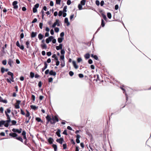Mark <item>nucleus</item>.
I'll list each match as a JSON object with an SVG mask.
<instances>
[{
	"label": "nucleus",
	"mask_w": 151,
	"mask_h": 151,
	"mask_svg": "<svg viewBox=\"0 0 151 151\" xmlns=\"http://www.w3.org/2000/svg\"><path fill=\"white\" fill-rule=\"evenodd\" d=\"M45 118L47 120L46 122L47 124H48L49 122H50L51 124H54L56 122L59 121V119L56 115L52 116V117H51L49 115H47Z\"/></svg>",
	"instance_id": "1"
},
{
	"label": "nucleus",
	"mask_w": 151,
	"mask_h": 151,
	"mask_svg": "<svg viewBox=\"0 0 151 151\" xmlns=\"http://www.w3.org/2000/svg\"><path fill=\"white\" fill-rule=\"evenodd\" d=\"M54 37L53 36H50L48 38H47L46 40V42L47 44H48L49 42L51 41L52 40L53 38Z\"/></svg>",
	"instance_id": "2"
},
{
	"label": "nucleus",
	"mask_w": 151,
	"mask_h": 151,
	"mask_svg": "<svg viewBox=\"0 0 151 151\" xmlns=\"http://www.w3.org/2000/svg\"><path fill=\"white\" fill-rule=\"evenodd\" d=\"M12 130L14 132H15V133L17 132L19 134H20L22 132V129L21 128H20L19 129L13 128Z\"/></svg>",
	"instance_id": "3"
},
{
	"label": "nucleus",
	"mask_w": 151,
	"mask_h": 151,
	"mask_svg": "<svg viewBox=\"0 0 151 151\" xmlns=\"http://www.w3.org/2000/svg\"><path fill=\"white\" fill-rule=\"evenodd\" d=\"M18 2L16 1H14L12 3L13 6V8L15 9H17L18 8V6L17 5Z\"/></svg>",
	"instance_id": "4"
},
{
	"label": "nucleus",
	"mask_w": 151,
	"mask_h": 151,
	"mask_svg": "<svg viewBox=\"0 0 151 151\" xmlns=\"http://www.w3.org/2000/svg\"><path fill=\"white\" fill-rule=\"evenodd\" d=\"M56 141L60 144H62L63 141H64V139L63 138L61 137L59 139H57Z\"/></svg>",
	"instance_id": "5"
},
{
	"label": "nucleus",
	"mask_w": 151,
	"mask_h": 151,
	"mask_svg": "<svg viewBox=\"0 0 151 151\" xmlns=\"http://www.w3.org/2000/svg\"><path fill=\"white\" fill-rule=\"evenodd\" d=\"M13 76H12L11 77V78H10V80L8 78H7L6 79V81L8 83H11V81H12V82H14V78Z\"/></svg>",
	"instance_id": "6"
},
{
	"label": "nucleus",
	"mask_w": 151,
	"mask_h": 151,
	"mask_svg": "<svg viewBox=\"0 0 151 151\" xmlns=\"http://www.w3.org/2000/svg\"><path fill=\"white\" fill-rule=\"evenodd\" d=\"M9 135L11 137H13L16 138L17 136L18 135L17 133H16L15 132H14L10 133L9 134Z\"/></svg>",
	"instance_id": "7"
},
{
	"label": "nucleus",
	"mask_w": 151,
	"mask_h": 151,
	"mask_svg": "<svg viewBox=\"0 0 151 151\" xmlns=\"http://www.w3.org/2000/svg\"><path fill=\"white\" fill-rule=\"evenodd\" d=\"M63 48V44H60L59 46H56V49L57 50H59L62 49Z\"/></svg>",
	"instance_id": "8"
},
{
	"label": "nucleus",
	"mask_w": 151,
	"mask_h": 151,
	"mask_svg": "<svg viewBox=\"0 0 151 151\" xmlns=\"http://www.w3.org/2000/svg\"><path fill=\"white\" fill-rule=\"evenodd\" d=\"M81 137V136L80 135L78 134H77L76 136V142L77 143H80V140H79V138Z\"/></svg>",
	"instance_id": "9"
},
{
	"label": "nucleus",
	"mask_w": 151,
	"mask_h": 151,
	"mask_svg": "<svg viewBox=\"0 0 151 151\" xmlns=\"http://www.w3.org/2000/svg\"><path fill=\"white\" fill-rule=\"evenodd\" d=\"M44 64L45 66L44 67L42 68V72H43L47 68L48 65L47 63L45 61L44 62Z\"/></svg>",
	"instance_id": "10"
},
{
	"label": "nucleus",
	"mask_w": 151,
	"mask_h": 151,
	"mask_svg": "<svg viewBox=\"0 0 151 151\" xmlns=\"http://www.w3.org/2000/svg\"><path fill=\"white\" fill-rule=\"evenodd\" d=\"M37 35V32H32L31 34V37L32 38L35 37Z\"/></svg>",
	"instance_id": "11"
},
{
	"label": "nucleus",
	"mask_w": 151,
	"mask_h": 151,
	"mask_svg": "<svg viewBox=\"0 0 151 151\" xmlns=\"http://www.w3.org/2000/svg\"><path fill=\"white\" fill-rule=\"evenodd\" d=\"M49 74L51 76H55L56 74V73L55 72L53 71L52 70H51L50 71Z\"/></svg>",
	"instance_id": "12"
},
{
	"label": "nucleus",
	"mask_w": 151,
	"mask_h": 151,
	"mask_svg": "<svg viewBox=\"0 0 151 151\" xmlns=\"http://www.w3.org/2000/svg\"><path fill=\"white\" fill-rule=\"evenodd\" d=\"M72 64L73 65L74 68L75 69H77L78 68V66L76 64V61H75L74 60H73L72 61Z\"/></svg>",
	"instance_id": "13"
},
{
	"label": "nucleus",
	"mask_w": 151,
	"mask_h": 151,
	"mask_svg": "<svg viewBox=\"0 0 151 151\" xmlns=\"http://www.w3.org/2000/svg\"><path fill=\"white\" fill-rule=\"evenodd\" d=\"M5 114L7 117V120H6V121H5L6 122H11V119H10V116H9V114H7L6 112H5Z\"/></svg>",
	"instance_id": "14"
},
{
	"label": "nucleus",
	"mask_w": 151,
	"mask_h": 151,
	"mask_svg": "<svg viewBox=\"0 0 151 151\" xmlns=\"http://www.w3.org/2000/svg\"><path fill=\"white\" fill-rule=\"evenodd\" d=\"M64 23L67 24V26H68L70 25V22H68V19L67 17H66L64 19Z\"/></svg>",
	"instance_id": "15"
},
{
	"label": "nucleus",
	"mask_w": 151,
	"mask_h": 151,
	"mask_svg": "<svg viewBox=\"0 0 151 151\" xmlns=\"http://www.w3.org/2000/svg\"><path fill=\"white\" fill-rule=\"evenodd\" d=\"M59 22V20L58 19H57L55 20V22L52 25V28L55 27L56 25L57 24V22Z\"/></svg>",
	"instance_id": "16"
},
{
	"label": "nucleus",
	"mask_w": 151,
	"mask_h": 151,
	"mask_svg": "<svg viewBox=\"0 0 151 151\" xmlns=\"http://www.w3.org/2000/svg\"><path fill=\"white\" fill-rule=\"evenodd\" d=\"M48 142L50 144H52L54 140L52 138L50 137L47 140Z\"/></svg>",
	"instance_id": "17"
},
{
	"label": "nucleus",
	"mask_w": 151,
	"mask_h": 151,
	"mask_svg": "<svg viewBox=\"0 0 151 151\" xmlns=\"http://www.w3.org/2000/svg\"><path fill=\"white\" fill-rule=\"evenodd\" d=\"M91 57L94 58L96 60H99V58L98 56L96 55H94L93 54H92L91 55Z\"/></svg>",
	"instance_id": "18"
},
{
	"label": "nucleus",
	"mask_w": 151,
	"mask_h": 151,
	"mask_svg": "<svg viewBox=\"0 0 151 151\" xmlns=\"http://www.w3.org/2000/svg\"><path fill=\"white\" fill-rule=\"evenodd\" d=\"M60 130L59 129H58L57 132L56 133V135L59 137H61V135L60 134Z\"/></svg>",
	"instance_id": "19"
},
{
	"label": "nucleus",
	"mask_w": 151,
	"mask_h": 151,
	"mask_svg": "<svg viewBox=\"0 0 151 151\" xmlns=\"http://www.w3.org/2000/svg\"><path fill=\"white\" fill-rule=\"evenodd\" d=\"M30 106L32 109L34 110H35L38 108V106H36L33 105H31Z\"/></svg>",
	"instance_id": "20"
},
{
	"label": "nucleus",
	"mask_w": 151,
	"mask_h": 151,
	"mask_svg": "<svg viewBox=\"0 0 151 151\" xmlns=\"http://www.w3.org/2000/svg\"><path fill=\"white\" fill-rule=\"evenodd\" d=\"M84 57L86 59H88L90 57V54L89 53H87L84 55Z\"/></svg>",
	"instance_id": "21"
},
{
	"label": "nucleus",
	"mask_w": 151,
	"mask_h": 151,
	"mask_svg": "<svg viewBox=\"0 0 151 151\" xmlns=\"http://www.w3.org/2000/svg\"><path fill=\"white\" fill-rule=\"evenodd\" d=\"M44 37V35L41 33L39 34L38 35V37L40 40H42Z\"/></svg>",
	"instance_id": "22"
},
{
	"label": "nucleus",
	"mask_w": 151,
	"mask_h": 151,
	"mask_svg": "<svg viewBox=\"0 0 151 151\" xmlns=\"http://www.w3.org/2000/svg\"><path fill=\"white\" fill-rule=\"evenodd\" d=\"M16 139L21 142H23V139L21 137H17L16 138Z\"/></svg>",
	"instance_id": "23"
},
{
	"label": "nucleus",
	"mask_w": 151,
	"mask_h": 151,
	"mask_svg": "<svg viewBox=\"0 0 151 151\" xmlns=\"http://www.w3.org/2000/svg\"><path fill=\"white\" fill-rule=\"evenodd\" d=\"M64 39V38L59 37L58 39V41L59 43H61Z\"/></svg>",
	"instance_id": "24"
},
{
	"label": "nucleus",
	"mask_w": 151,
	"mask_h": 151,
	"mask_svg": "<svg viewBox=\"0 0 151 151\" xmlns=\"http://www.w3.org/2000/svg\"><path fill=\"white\" fill-rule=\"evenodd\" d=\"M6 121L4 120H0V127H2V125H4Z\"/></svg>",
	"instance_id": "25"
},
{
	"label": "nucleus",
	"mask_w": 151,
	"mask_h": 151,
	"mask_svg": "<svg viewBox=\"0 0 151 151\" xmlns=\"http://www.w3.org/2000/svg\"><path fill=\"white\" fill-rule=\"evenodd\" d=\"M52 147L54 148V151H57V145L53 144L52 145Z\"/></svg>",
	"instance_id": "26"
},
{
	"label": "nucleus",
	"mask_w": 151,
	"mask_h": 151,
	"mask_svg": "<svg viewBox=\"0 0 151 151\" xmlns=\"http://www.w3.org/2000/svg\"><path fill=\"white\" fill-rule=\"evenodd\" d=\"M41 46L42 49H46L47 48V45L45 44L41 45Z\"/></svg>",
	"instance_id": "27"
},
{
	"label": "nucleus",
	"mask_w": 151,
	"mask_h": 151,
	"mask_svg": "<svg viewBox=\"0 0 151 151\" xmlns=\"http://www.w3.org/2000/svg\"><path fill=\"white\" fill-rule=\"evenodd\" d=\"M35 76V74L32 72H31L30 73V77L31 78H32Z\"/></svg>",
	"instance_id": "28"
},
{
	"label": "nucleus",
	"mask_w": 151,
	"mask_h": 151,
	"mask_svg": "<svg viewBox=\"0 0 151 151\" xmlns=\"http://www.w3.org/2000/svg\"><path fill=\"white\" fill-rule=\"evenodd\" d=\"M86 2V0H81L80 4H81L83 6H84Z\"/></svg>",
	"instance_id": "29"
},
{
	"label": "nucleus",
	"mask_w": 151,
	"mask_h": 151,
	"mask_svg": "<svg viewBox=\"0 0 151 151\" xmlns=\"http://www.w3.org/2000/svg\"><path fill=\"white\" fill-rule=\"evenodd\" d=\"M36 120L38 122H43V121H42L40 118L38 117H37L35 118Z\"/></svg>",
	"instance_id": "30"
},
{
	"label": "nucleus",
	"mask_w": 151,
	"mask_h": 151,
	"mask_svg": "<svg viewBox=\"0 0 151 151\" xmlns=\"http://www.w3.org/2000/svg\"><path fill=\"white\" fill-rule=\"evenodd\" d=\"M10 122H6L4 123V125L5 127H7L9 126V123Z\"/></svg>",
	"instance_id": "31"
},
{
	"label": "nucleus",
	"mask_w": 151,
	"mask_h": 151,
	"mask_svg": "<svg viewBox=\"0 0 151 151\" xmlns=\"http://www.w3.org/2000/svg\"><path fill=\"white\" fill-rule=\"evenodd\" d=\"M105 23L104 20L103 19H102L101 26L102 27H104L105 26Z\"/></svg>",
	"instance_id": "32"
},
{
	"label": "nucleus",
	"mask_w": 151,
	"mask_h": 151,
	"mask_svg": "<svg viewBox=\"0 0 151 151\" xmlns=\"http://www.w3.org/2000/svg\"><path fill=\"white\" fill-rule=\"evenodd\" d=\"M61 65L62 67L65 66V64L64 60H63L62 61H61Z\"/></svg>",
	"instance_id": "33"
},
{
	"label": "nucleus",
	"mask_w": 151,
	"mask_h": 151,
	"mask_svg": "<svg viewBox=\"0 0 151 151\" xmlns=\"http://www.w3.org/2000/svg\"><path fill=\"white\" fill-rule=\"evenodd\" d=\"M29 41H27L26 42V46H27V47L28 48H29L30 47L29 45Z\"/></svg>",
	"instance_id": "34"
},
{
	"label": "nucleus",
	"mask_w": 151,
	"mask_h": 151,
	"mask_svg": "<svg viewBox=\"0 0 151 151\" xmlns=\"http://www.w3.org/2000/svg\"><path fill=\"white\" fill-rule=\"evenodd\" d=\"M107 16L109 19H111V14L110 12H108L107 13Z\"/></svg>",
	"instance_id": "35"
},
{
	"label": "nucleus",
	"mask_w": 151,
	"mask_h": 151,
	"mask_svg": "<svg viewBox=\"0 0 151 151\" xmlns=\"http://www.w3.org/2000/svg\"><path fill=\"white\" fill-rule=\"evenodd\" d=\"M13 63V61L12 60H11V59H9V60L8 61V64L9 65L10 67H12V63Z\"/></svg>",
	"instance_id": "36"
},
{
	"label": "nucleus",
	"mask_w": 151,
	"mask_h": 151,
	"mask_svg": "<svg viewBox=\"0 0 151 151\" xmlns=\"http://www.w3.org/2000/svg\"><path fill=\"white\" fill-rule=\"evenodd\" d=\"M82 5L80 4H78V8L79 10H81L82 9Z\"/></svg>",
	"instance_id": "37"
},
{
	"label": "nucleus",
	"mask_w": 151,
	"mask_h": 151,
	"mask_svg": "<svg viewBox=\"0 0 151 151\" xmlns=\"http://www.w3.org/2000/svg\"><path fill=\"white\" fill-rule=\"evenodd\" d=\"M11 111V110L9 108H8L6 109V111H5V113L6 112L7 114L10 113Z\"/></svg>",
	"instance_id": "38"
},
{
	"label": "nucleus",
	"mask_w": 151,
	"mask_h": 151,
	"mask_svg": "<svg viewBox=\"0 0 151 151\" xmlns=\"http://www.w3.org/2000/svg\"><path fill=\"white\" fill-rule=\"evenodd\" d=\"M26 111L27 112V113L25 115L26 116V117H29L30 116V113L27 110H26Z\"/></svg>",
	"instance_id": "39"
},
{
	"label": "nucleus",
	"mask_w": 151,
	"mask_h": 151,
	"mask_svg": "<svg viewBox=\"0 0 151 151\" xmlns=\"http://www.w3.org/2000/svg\"><path fill=\"white\" fill-rule=\"evenodd\" d=\"M67 6H64L63 8V12H67Z\"/></svg>",
	"instance_id": "40"
},
{
	"label": "nucleus",
	"mask_w": 151,
	"mask_h": 151,
	"mask_svg": "<svg viewBox=\"0 0 151 151\" xmlns=\"http://www.w3.org/2000/svg\"><path fill=\"white\" fill-rule=\"evenodd\" d=\"M54 31L56 32H58L59 31V28L58 27H55Z\"/></svg>",
	"instance_id": "41"
},
{
	"label": "nucleus",
	"mask_w": 151,
	"mask_h": 151,
	"mask_svg": "<svg viewBox=\"0 0 151 151\" xmlns=\"http://www.w3.org/2000/svg\"><path fill=\"white\" fill-rule=\"evenodd\" d=\"M60 53L61 55H64L65 52L64 49H61Z\"/></svg>",
	"instance_id": "42"
},
{
	"label": "nucleus",
	"mask_w": 151,
	"mask_h": 151,
	"mask_svg": "<svg viewBox=\"0 0 151 151\" xmlns=\"http://www.w3.org/2000/svg\"><path fill=\"white\" fill-rule=\"evenodd\" d=\"M64 55H61L60 57V60H64Z\"/></svg>",
	"instance_id": "43"
},
{
	"label": "nucleus",
	"mask_w": 151,
	"mask_h": 151,
	"mask_svg": "<svg viewBox=\"0 0 151 151\" xmlns=\"http://www.w3.org/2000/svg\"><path fill=\"white\" fill-rule=\"evenodd\" d=\"M11 122L13 125H15L16 124L17 121L15 120H13L11 121Z\"/></svg>",
	"instance_id": "44"
},
{
	"label": "nucleus",
	"mask_w": 151,
	"mask_h": 151,
	"mask_svg": "<svg viewBox=\"0 0 151 151\" xmlns=\"http://www.w3.org/2000/svg\"><path fill=\"white\" fill-rule=\"evenodd\" d=\"M102 16L104 19L105 20H106L107 19L106 15L104 14H102Z\"/></svg>",
	"instance_id": "45"
},
{
	"label": "nucleus",
	"mask_w": 151,
	"mask_h": 151,
	"mask_svg": "<svg viewBox=\"0 0 151 151\" xmlns=\"http://www.w3.org/2000/svg\"><path fill=\"white\" fill-rule=\"evenodd\" d=\"M7 74L8 75L10 76L11 77L12 76H14L13 73L10 71H8L7 73Z\"/></svg>",
	"instance_id": "46"
},
{
	"label": "nucleus",
	"mask_w": 151,
	"mask_h": 151,
	"mask_svg": "<svg viewBox=\"0 0 151 151\" xmlns=\"http://www.w3.org/2000/svg\"><path fill=\"white\" fill-rule=\"evenodd\" d=\"M63 13V12L61 10L59 11L58 12V16L59 17L61 16L62 15Z\"/></svg>",
	"instance_id": "47"
},
{
	"label": "nucleus",
	"mask_w": 151,
	"mask_h": 151,
	"mask_svg": "<svg viewBox=\"0 0 151 151\" xmlns=\"http://www.w3.org/2000/svg\"><path fill=\"white\" fill-rule=\"evenodd\" d=\"M41 12L42 13V19H43L44 18V17L45 15L44 12L43 10H41Z\"/></svg>",
	"instance_id": "48"
},
{
	"label": "nucleus",
	"mask_w": 151,
	"mask_h": 151,
	"mask_svg": "<svg viewBox=\"0 0 151 151\" xmlns=\"http://www.w3.org/2000/svg\"><path fill=\"white\" fill-rule=\"evenodd\" d=\"M95 3H96V4L97 6H99L100 4V1L99 0H96V1H95Z\"/></svg>",
	"instance_id": "49"
},
{
	"label": "nucleus",
	"mask_w": 151,
	"mask_h": 151,
	"mask_svg": "<svg viewBox=\"0 0 151 151\" xmlns=\"http://www.w3.org/2000/svg\"><path fill=\"white\" fill-rule=\"evenodd\" d=\"M96 79H95L94 80V81H95L96 82L97 81H98L99 80V75H96Z\"/></svg>",
	"instance_id": "50"
},
{
	"label": "nucleus",
	"mask_w": 151,
	"mask_h": 151,
	"mask_svg": "<svg viewBox=\"0 0 151 151\" xmlns=\"http://www.w3.org/2000/svg\"><path fill=\"white\" fill-rule=\"evenodd\" d=\"M69 74L70 76H72L74 75V73L72 71H70L69 72Z\"/></svg>",
	"instance_id": "51"
},
{
	"label": "nucleus",
	"mask_w": 151,
	"mask_h": 151,
	"mask_svg": "<svg viewBox=\"0 0 151 151\" xmlns=\"http://www.w3.org/2000/svg\"><path fill=\"white\" fill-rule=\"evenodd\" d=\"M39 4L38 3H37L34 5L33 7H34V8H36L37 9V8L39 7Z\"/></svg>",
	"instance_id": "52"
},
{
	"label": "nucleus",
	"mask_w": 151,
	"mask_h": 151,
	"mask_svg": "<svg viewBox=\"0 0 151 151\" xmlns=\"http://www.w3.org/2000/svg\"><path fill=\"white\" fill-rule=\"evenodd\" d=\"M64 35H65V34H64V32H61L60 35V37L64 38L63 37Z\"/></svg>",
	"instance_id": "53"
},
{
	"label": "nucleus",
	"mask_w": 151,
	"mask_h": 151,
	"mask_svg": "<svg viewBox=\"0 0 151 151\" xmlns=\"http://www.w3.org/2000/svg\"><path fill=\"white\" fill-rule=\"evenodd\" d=\"M0 102H3L4 103L6 104L7 103V100L6 99L4 100L3 99H1V101H0Z\"/></svg>",
	"instance_id": "54"
},
{
	"label": "nucleus",
	"mask_w": 151,
	"mask_h": 151,
	"mask_svg": "<svg viewBox=\"0 0 151 151\" xmlns=\"http://www.w3.org/2000/svg\"><path fill=\"white\" fill-rule=\"evenodd\" d=\"M82 61V59L81 58H78L77 59V61L78 63H80Z\"/></svg>",
	"instance_id": "55"
},
{
	"label": "nucleus",
	"mask_w": 151,
	"mask_h": 151,
	"mask_svg": "<svg viewBox=\"0 0 151 151\" xmlns=\"http://www.w3.org/2000/svg\"><path fill=\"white\" fill-rule=\"evenodd\" d=\"M48 81L49 83L52 82L53 81L52 78V77L49 78L48 79Z\"/></svg>",
	"instance_id": "56"
},
{
	"label": "nucleus",
	"mask_w": 151,
	"mask_h": 151,
	"mask_svg": "<svg viewBox=\"0 0 151 151\" xmlns=\"http://www.w3.org/2000/svg\"><path fill=\"white\" fill-rule=\"evenodd\" d=\"M31 98L32 100L34 101L35 100V95L32 94V95Z\"/></svg>",
	"instance_id": "57"
},
{
	"label": "nucleus",
	"mask_w": 151,
	"mask_h": 151,
	"mask_svg": "<svg viewBox=\"0 0 151 151\" xmlns=\"http://www.w3.org/2000/svg\"><path fill=\"white\" fill-rule=\"evenodd\" d=\"M61 0H56V3L57 4H60Z\"/></svg>",
	"instance_id": "58"
},
{
	"label": "nucleus",
	"mask_w": 151,
	"mask_h": 151,
	"mask_svg": "<svg viewBox=\"0 0 151 151\" xmlns=\"http://www.w3.org/2000/svg\"><path fill=\"white\" fill-rule=\"evenodd\" d=\"M2 63L4 65H6L7 63L6 60H3L2 61Z\"/></svg>",
	"instance_id": "59"
},
{
	"label": "nucleus",
	"mask_w": 151,
	"mask_h": 151,
	"mask_svg": "<svg viewBox=\"0 0 151 151\" xmlns=\"http://www.w3.org/2000/svg\"><path fill=\"white\" fill-rule=\"evenodd\" d=\"M33 12L34 13H35L37 12V9L36 8H34L33 7L32 9Z\"/></svg>",
	"instance_id": "60"
},
{
	"label": "nucleus",
	"mask_w": 151,
	"mask_h": 151,
	"mask_svg": "<svg viewBox=\"0 0 151 151\" xmlns=\"http://www.w3.org/2000/svg\"><path fill=\"white\" fill-rule=\"evenodd\" d=\"M15 107L16 109H18L20 108L19 105L17 104H15Z\"/></svg>",
	"instance_id": "61"
},
{
	"label": "nucleus",
	"mask_w": 151,
	"mask_h": 151,
	"mask_svg": "<svg viewBox=\"0 0 151 151\" xmlns=\"http://www.w3.org/2000/svg\"><path fill=\"white\" fill-rule=\"evenodd\" d=\"M63 149H65L67 148V145L66 143L63 144Z\"/></svg>",
	"instance_id": "62"
},
{
	"label": "nucleus",
	"mask_w": 151,
	"mask_h": 151,
	"mask_svg": "<svg viewBox=\"0 0 151 151\" xmlns=\"http://www.w3.org/2000/svg\"><path fill=\"white\" fill-rule=\"evenodd\" d=\"M46 54L48 56H50L51 55L52 53L51 52L49 51L47 52L46 53Z\"/></svg>",
	"instance_id": "63"
},
{
	"label": "nucleus",
	"mask_w": 151,
	"mask_h": 151,
	"mask_svg": "<svg viewBox=\"0 0 151 151\" xmlns=\"http://www.w3.org/2000/svg\"><path fill=\"white\" fill-rule=\"evenodd\" d=\"M42 85V82L41 81H40L38 83V86L39 88H40Z\"/></svg>",
	"instance_id": "64"
}]
</instances>
